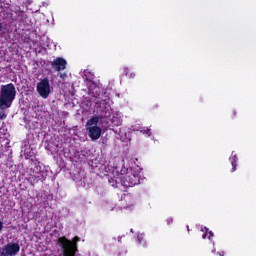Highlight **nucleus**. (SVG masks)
Instances as JSON below:
<instances>
[{
  "label": "nucleus",
  "instance_id": "nucleus-1",
  "mask_svg": "<svg viewBox=\"0 0 256 256\" xmlns=\"http://www.w3.org/2000/svg\"><path fill=\"white\" fill-rule=\"evenodd\" d=\"M104 175L108 177V182L112 187L117 188L119 185L123 187H135L141 183V176L143 175V169L139 166H135L129 170L125 167H117L113 164L104 166Z\"/></svg>",
  "mask_w": 256,
  "mask_h": 256
},
{
  "label": "nucleus",
  "instance_id": "nucleus-29",
  "mask_svg": "<svg viewBox=\"0 0 256 256\" xmlns=\"http://www.w3.org/2000/svg\"><path fill=\"white\" fill-rule=\"evenodd\" d=\"M34 164H35V161L32 160V167L34 166Z\"/></svg>",
  "mask_w": 256,
  "mask_h": 256
},
{
  "label": "nucleus",
  "instance_id": "nucleus-16",
  "mask_svg": "<svg viewBox=\"0 0 256 256\" xmlns=\"http://www.w3.org/2000/svg\"><path fill=\"white\" fill-rule=\"evenodd\" d=\"M124 75H126V77H129V79H135V74L133 72L129 71V68L125 67L123 69Z\"/></svg>",
  "mask_w": 256,
  "mask_h": 256
},
{
  "label": "nucleus",
  "instance_id": "nucleus-23",
  "mask_svg": "<svg viewBox=\"0 0 256 256\" xmlns=\"http://www.w3.org/2000/svg\"><path fill=\"white\" fill-rule=\"evenodd\" d=\"M166 223L171 225V223H173V218H167Z\"/></svg>",
  "mask_w": 256,
  "mask_h": 256
},
{
  "label": "nucleus",
  "instance_id": "nucleus-25",
  "mask_svg": "<svg viewBox=\"0 0 256 256\" xmlns=\"http://www.w3.org/2000/svg\"><path fill=\"white\" fill-rule=\"evenodd\" d=\"M60 79H67V75L65 73L60 74Z\"/></svg>",
  "mask_w": 256,
  "mask_h": 256
},
{
  "label": "nucleus",
  "instance_id": "nucleus-9",
  "mask_svg": "<svg viewBox=\"0 0 256 256\" xmlns=\"http://www.w3.org/2000/svg\"><path fill=\"white\" fill-rule=\"evenodd\" d=\"M36 91L42 97V99H47L51 95V84L49 83V78H44L37 83Z\"/></svg>",
  "mask_w": 256,
  "mask_h": 256
},
{
  "label": "nucleus",
  "instance_id": "nucleus-21",
  "mask_svg": "<svg viewBox=\"0 0 256 256\" xmlns=\"http://www.w3.org/2000/svg\"><path fill=\"white\" fill-rule=\"evenodd\" d=\"M0 134L1 135H4V137H7V129H5V128H0Z\"/></svg>",
  "mask_w": 256,
  "mask_h": 256
},
{
  "label": "nucleus",
  "instance_id": "nucleus-14",
  "mask_svg": "<svg viewBox=\"0 0 256 256\" xmlns=\"http://www.w3.org/2000/svg\"><path fill=\"white\" fill-rule=\"evenodd\" d=\"M237 154H235V152H232L231 157H230V163L232 165V173H235V171H237Z\"/></svg>",
  "mask_w": 256,
  "mask_h": 256
},
{
  "label": "nucleus",
  "instance_id": "nucleus-20",
  "mask_svg": "<svg viewBox=\"0 0 256 256\" xmlns=\"http://www.w3.org/2000/svg\"><path fill=\"white\" fill-rule=\"evenodd\" d=\"M112 131H114V133H116V135H117L116 138L117 139H121V129H119V130H114L113 129Z\"/></svg>",
  "mask_w": 256,
  "mask_h": 256
},
{
  "label": "nucleus",
  "instance_id": "nucleus-13",
  "mask_svg": "<svg viewBox=\"0 0 256 256\" xmlns=\"http://www.w3.org/2000/svg\"><path fill=\"white\" fill-rule=\"evenodd\" d=\"M83 79H84V81H86L87 87H89V83H95V81H93V79H95V76L93 75V73H91L87 70L84 71Z\"/></svg>",
  "mask_w": 256,
  "mask_h": 256
},
{
  "label": "nucleus",
  "instance_id": "nucleus-26",
  "mask_svg": "<svg viewBox=\"0 0 256 256\" xmlns=\"http://www.w3.org/2000/svg\"><path fill=\"white\" fill-rule=\"evenodd\" d=\"M218 255L224 256V255H225V252H218Z\"/></svg>",
  "mask_w": 256,
  "mask_h": 256
},
{
  "label": "nucleus",
  "instance_id": "nucleus-30",
  "mask_svg": "<svg viewBox=\"0 0 256 256\" xmlns=\"http://www.w3.org/2000/svg\"><path fill=\"white\" fill-rule=\"evenodd\" d=\"M215 251H216V250H215V248H214V249L212 250V253H215Z\"/></svg>",
  "mask_w": 256,
  "mask_h": 256
},
{
  "label": "nucleus",
  "instance_id": "nucleus-27",
  "mask_svg": "<svg viewBox=\"0 0 256 256\" xmlns=\"http://www.w3.org/2000/svg\"><path fill=\"white\" fill-rule=\"evenodd\" d=\"M131 129V131H139L138 129H135V128H130Z\"/></svg>",
  "mask_w": 256,
  "mask_h": 256
},
{
  "label": "nucleus",
  "instance_id": "nucleus-28",
  "mask_svg": "<svg viewBox=\"0 0 256 256\" xmlns=\"http://www.w3.org/2000/svg\"><path fill=\"white\" fill-rule=\"evenodd\" d=\"M3 29V24L0 22V31Z\"/></svg>",
  "mask_w": 256,
  "mask_h": 256
},
{
  "label": "nucleus",
  "instance_id": "nucleus-7",
  "mask_svg": "<svg viewBox=\"0 0 256 256\" xmlns=\"http://www.w3.org/2000/svg\"><path fill=\"white\" fill-rule=\"evenodd\" d=\"M28 174V181L31 185H35L38 181H45V179H47V170L41 167L39 161L34 162V166L30 167Z\"/></svg>",
  "mask_w": 256,
  "mask_h": 256
},
{
  "label": "nucleus",
  "instance_id": "nucleus-17",
  "mask_svg": "<svg viewBox=\"0 0 256 256\" xmlns=\"http://www.w3.org/2000/svg\"><path fill=\"white\" fill-rule=\"evenodd\" d=\"M5 109H9V107L0 106V119H6L7 114L5 113Z\"/></svg>",
  "mask_w": 256,
  "mask_h": 256
},
{
  "label": "nucleus",
  "instance_id": "nucleus-12",
  "mask_svg": "<svg viewBox=\"0 0 256 256\" xmlns=\"http://www.w3.org/2000/svg\"><path fill=\"white\" fill-rule=\"evenodd\" d=\"M201 231H202V239H206L207 235H208V239L209 241H211V243L213 244V246L215 247V242H213V231H209V228L207 227H202L201 228Z\"/></svg>",
  "mask_w": 256,
  "mask_h": 256
},
{
  "label": "nucleus",
  "instance_id": "nucleus-15",
  "mask_svg": "<svg viewBox=\"0 0 256 256\" xmlns=\"http://www.w3.org/2000/svg\"><path fill=\"white\" fill-rule=\"evenodd\" d=\"M143 237H145L144 234L138 233L137 241H138L139 245H142V247H147V241H145V239Z\"/></svg>",
  "mask_w": 256,
  "mask_h": 256
},
{
  "label": "nucleus",
  "instance_id": "nucleus-5",
  "mask_svg": "<svg viewBox=\"0 0 256 256\" xmlns=\"http://www.w3.org/2000/svg\"><path fill=\"white\" fill-rule=\"evenodd\" d=\"M16 94L15 85L12 83L3 85L0 91V107H11Z\"/></svg>",
  "mask_w": 256,
  "mask_h": 256
},
{
  "label": "nucleus",
  "instance_id": "nucleus-3",
  "mask_svg": "<svg viewBox=\"0 0 256 256\" xmlns=\"http://www.w3.org/2000/svg\"><path fill=\"white\" fill-rule=\"evenodd\" d=\"M113 102L111 101V98H106L103 100L100 104H98V113H100V117L104 119H109L112 124H114L116 127H119L121 125V116L119 112L113 111L111 108V105Z\"/></svg>",
  "mask_w": 256,
  "mask_h": 256
},
{
  "label": "nucleus",
  "instance_id": "nucleus-4",
  "mask_svg": "<svg viewBox=\"0 0 256 256\" xmlns=\"http://www.w3.org/2000/svg\"><path fill=\"white\" fill-rule=\"evenodd\" d=\"M79 241H81V238L77 236L73 238V241L65 237H60L57 242V245L62 249L60 256H75L77 253V243H79Z\"/></svg>",
  "mask_w": 256,
  "mask_h": 256
},
{
  "label": "nucleus",
  "instance_id": "nucleus-24",
  "mask_svg": "<svg viewBox=\"0 0 256 256\" xmlns=\"http://www.w3.org/2000/svg\"><path fill=\"white\" fill-rule=\"evenodd\" d=\"M3 232V220L0 219V233Z\"/></svg>",
  "mask_w": 256,
  "mask_h": 256
},
{
  "label": "nucleus",
  "instance_id": "nucleus-11",
  "mask_svg": "<svg viewBox=\"0 0 256 256\" xmlns=\"http://www.w3.org/2000/svg\"><path fill=\"white\" fill-rule=\"evenodd\" d=\"M52 67L55 69V71H65L67 68V60L63 58H56L52 62Z\"/></svg>",
  "mask_w": 256,
  "mask_h": 256
},
{
  "label": "nucleus",
  "instance_id": "nucleus-18",
  "mask_svg": "<svg viewBox=\"0 0 256 256\" xmlns=\"http://www.w3.org/2000/svg\"><path fill=\"white\" fill-rule=\"evenodd\" d=\"M16 15L20 17V19L23 21L24 19H27V14L21 10H16Z\"/></svg>",
  "mask_w": 256,
  "mask_h": 256
},
{
  "label": "nucleus",
  "instance_id": "nucleus-22",
  "mask_svg": "<svg viewBox=\"0 0 256 256\" xmlns=\"http://www.w3.org/2000/svg\"><path fill=\"white\" fill-rule=\"evenodd\" d=\"M4 57H5V52H3V50H1V48H0V63H1V61H3Z\"/></svg>",
  "mask_w": 256,
  "mask_h": 256
},
{
  "label": "nucleus",
  "instance_id": "nucleus-19",
  "mask_svg": "<svg viewBox=\"0 0 256 256\" xmlns=\"http://www.w3.org/2000/svg\"><path fill=\"white\" fill-rule=\"evenodd\" d=\"M140 133L143 135H147V137H151V129L150 128H142L140 129Z\"/></svg>",
  "mask_w": 256,
  "mask_h": 256
},
{
  "label": "nucleus",
  "instance_id": "nucleus-8",
  "mask_svg": "<svg viewBox=\"0 0 256 256\" xmlns=\"http://www.w3.org/2000/svg\"><path fill=\"white\" fill-rule=\"evenodd\" d=\"M21 251L19 242H10L0 249V256H17Z\"/></svg>",
  "mask_w": 256,
  "mask_h": 256
},
{
  "label": "nucleus",
  "instance_id": "nucleus-31",
  "mask_svg": "<svg viewBox=\"0 0 256 256\" xmlns=\"http://www.w3.org/2000/svg\"><path fill=\"white\" fill-rule=\"evenodd\" d=\"M131 233H133V229H130Z\"/></svg>",
  "mask_w": 256,
  "mask_h": 256
},
{
  "label": "nucleus",
  "instance_id": "nucleus-2",
  "mask_svg": "<svg viewBox=\"0 0 256 256\" xmlns=\"http://www.w3.org/2000/svg\"><path fill=\"white\" fill-rule=\"evenodd\" d=\"M85 129L86 135L91 141H98V139H101V136L103 135V129L107 131V129H109V125L105 124L103 116L94 115L87 120Z\"/></svg>",
  "mask_w": 256,
  "mask_h": 256
},
{
  "label": "nucleus",
  "instance_id": "nucleus-10",
  "mask_svg": "<svg viewBox=\"0 0 256 256\" xmlns=\"http://www.w3.org/2000/svg\"><path fill=\"white\" fill-rule=\"evenodd\" d=\"M122 209H128L129 211L133 210L135 207V199L131 194H124L121 199Z\"/></svg>",
  "mask_w": 256,
  "mask_h": 256
},
{
  "label": "nucleus",
  "instance_id": "nucleus-6",
  "mask_svg": "<svg viewBox=\"0 0 256 256\" xmlns=\"http://www.w3.org/2000/svg\"><path fill=\"white\" fill-rule=\"evenodd\" d=\"M87 88L90 100L95 103L96 109L99 111V104L103 103L105 99H109V96L103 95V89L95 82H89Z\"/></svg>",
  "mask_w": 256,
  "mask_h": 256
}]
</instances>
